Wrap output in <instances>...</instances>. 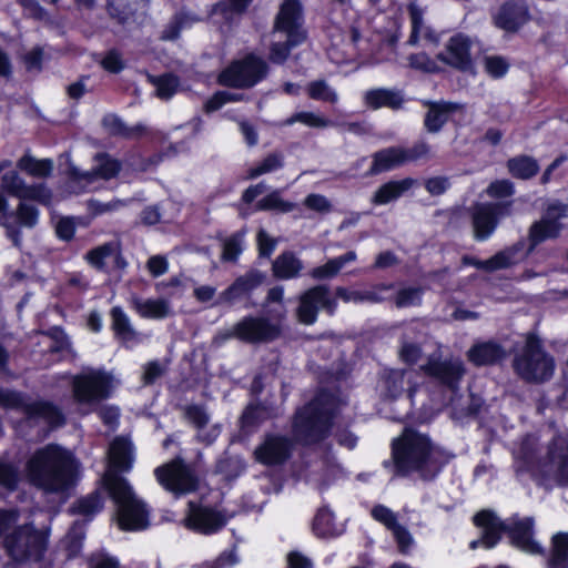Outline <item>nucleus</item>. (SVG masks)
I'll return each mask as SVG.
<instances>
[{"instance_id": "33", "label": "nucleus", "mask_w": 568, "mask_h": 568, "mask_svg": "<svg viewBox=\"0 0 568 568\" xmlns=\"http://www.w3.org/2000/svg\"><path fill=\"white\" fill-rule=\"evenodd\" d=\"M506 168L514 179L524 181L532 179L540 170L538 161L526 154H519L508 159Z\"/></svg>"}, {"instance_id": "30", "label": "nucleus", "mask_w": 568, "mask_h": 568, "mask_svg": "<svg viewBox=\"0 0 568 568\" xmlns=\"http://www.w3.org/2000/svg\"><path fill=\"white\" fill-rule=\"evenodd\" d=\"M415 184L413 178L402 180H389L377 187L373 193L371 203L373 205H386L402 197Z\"/></svg>"}, {"instance_id": "49", "label": "nucleus", "mask_w": 568, "mask_h": 568, "mask_svg": "<svg viewBox=\"0 0 568 568\" xmlns=\"http://www.w3.org/2000/svg\"><path fill=\"white\" fill-rule=\"evenodd\" d=\"M84 532L77 531V523L71 527L63 540V552L67 560L79 558L83 549Z\"/></svg>"}, {"instance_id": "2", "label": "nucleus", "mask_w": 568, "mask_h": 568, "mask_svg": "<svg viewBox=\"0 0 568 568\" xmlns=\"http://www.w3.org/2000/svg\"><path fill=\"white\" fill-rule=\"evenodd\" d=\"M80 467L71 450L58 444H48L33 453L26 470L33 486L57 494L68 491L77 484Z\"/></svg>"}, {"instance_id": "32", "label": "nucleus", "mask_w": 568, "mask_h": 568, "mask_svg": "<svg viewBox=\"0 0 568 568\" xmlns=\"http://www.w3.org/2000/svg\"><path fill=\"white\" fill-rule=\"evenodd\" d=\"M364 100L365 104L373 110L381 108L397 110L404 103V98L399 92L384 88L368 90Z\"/></svg>"}, {"instance_id": "22", "label": "nucleus", "mask_w": 568, "mask_h": 568, "mask_svg": "<svg viewBox=\"0 0 568 568\" xmlns=\"http://www.w3.org/2000/svg\"><path fill=\"white\" fill-rule=\"evenodd\" d=\"M133 460L132 442L124 436L114 437L108 449V469L103 476L104 489L106 488L108 475L121 476L122 473L130 471Z\"/></svg>"}, {"instance_id": "29", "label": "nucleus", "mask_w": 568, "mask_h": 568, "mask_svg": "<svg viewBox=\"0 0 568 568\" xmlns=\"http://www.w3.org/2000/svg\"><path fill=\"white\" fill-rule=\"evenodd\" d=\"M428 106L424 116V126L428 133H438L448 122L452 113L459 109V104L450 101H426Z\"/></svg>"}, {"instance_id": "38", "label": "nucleus", "mask_w": 568, "mask_h": 568, "mask_svg": "<svg viewBox=\"0 0 568 568\" xmlns=\"http://www.w3.org/2000/svg\"><path fill=\"white\" fill-rule=\"evenodd\" d=\"M547 568H568V531L552 535Z\"/></svg>"}, {"instance_id": "34", "label": "nucleus", "mask_w": 568, "mask_h": 568, "mask_svg": "<svg viewBox=\"0 0 568 568\" xmlns=\"http://www.w3.org/2000/svg\"><path fill=\"white\" fill-rule=\"evenodd\" d=\"M103 126L112 136H119L126 140L138 139L145 134L146 129L142 123L129 126L119 115L108 114L103 118Z\"/></svg>"}, {"instance_id": "60", "label": "nucleus", "mask_w": 568, "mask_h": 568, "mask_svg": "<svg viewBox=\"0 0 568 568\" xmlns=\"http://www.w3.org/2000/svg\"><path fill=\"white\" fill-rule=\"evenodd\" d=\"M184 418L196 429H203L210 422V416L204 406L199 404L185 406Z\"/></svg>"}, {"instance_id": "41", "label": "nucleus", "mask_w": 568, "mask_h": 568, "mask_svg": "<svg viewBox=\"0 0 568 568\" xmlns=\"http://www.w3.org/2000/svg\"><path fill=\"white\" fill-rule=\"evenodd\" d=\"M17 168L30 176L45 179L53 171V161L51 159H36L28 151L17 161Z\"/></svg>"}, {"instance_id": "45", "label": "nucleus", "mask_w": 568, "mask_h": 568, "mask_svg": "<svg viewBox=\"0 0 568 568\" xmlns=\"http://www.w3.org/2000/svg\"><path fill=\"white\" fill-rule=\"evenodd\" d=\"M138 313L143 318L161 320L170 313V305L163 298H148L136 305Z\"/></svg>"}, {"instance_id": "11", "label": "nucleus", "mask_w": 568, "mask_h": 568, "mask_svg": "<svg viewBox=\"0 0 568 568\" xmlns=\"http://www.w3.org/2000/svg\"><path fill=\"white\" fill-rule=\"evenodd\" d=\"M295 439L280 433H265L253 452L254 460L266 467L285 465L293 457Z\"/></svg>"}, {"instance_id": "43", "label": "nucleus", "mask_w": 568, "mask_h": 568, "mask_svg": "<svg viewBox=\"0 0 568 568\" xmlns=\"http://www.w3.org/2000/svg\"><path fill=\"white\" fill-rule=\"evenodd\" d=\"M103 508V500L98 490L90 493L87 496L78 498L70 507V513L73 515H82L85 517H93Z\"/></svg>"}, {"instance_id": "16", "label": "nucleus", "mask_w": 568, "mask_h": 568, "mask_svg": "<svg viewBox=\"0 0 568 568\" xmlns=\"http://www.w3.org/2000/svg\"><path fill=\"white\" fill-rule=\"evenodd\" d=\"M321 307L329 315H333L337 307V302L331 296L326 285L313 286L301 295L297 306L298 321L305 325L314 324Z\"/></svg>"}, {"instance_id": "31", "label": "nucleus", "mask_w": 568, "mask_h": 568, "mask_svg": "<svg viewBox=\"0 0 568 568\" xmlns=\"http://www.w3.org/2000/svg\"><path fill=\"white\" fill-rule=\"evenodd\" d=\"M546 456L556 466L559 478L568 485V439L555 435L547 446Z\"/></svg>"}, {"instance_id": "48", "label": "nucleus", "mask_w": 568, "mask_h": 568, "mask_svg": "<svg viewBox=\"0 0 568 568\" xmlns=\"http://www.w3.org/2000/svg\"><path fill=\"white\" fill-rule=\"evenodd\" d=\"M285 37V41L273 42L270 47V59L274 63H284L288 59L291 51L305 41L302 38Z\"/></svg>"}, {"instance_id": "3", "label": "nucleus", "mask_w": 568, "mask_h": 568, "mask_svg": "<svg viewBox=\"0 0 568 568\" xmlns=\"http://www.w3.org/2000/svg\"><path fill=\"white\" fill-rule=\"evenodd\" d=\"M339 412V398L329 389H320L312 399L297 407L291 417V433L303 447L322 444L331 437Z\"/></svg>"}, {"instance_id": "7", "label": "nucleus", "mask_w": 568, "mask_h": 568, "mask_svg": "<svg viewBox=\"0 0 568 568\" xmlns=\"http://www.w3.org/2000/svg\"><path fill=\"white\" fill-rule=\"evenodd\" d=\"M268 73V64L260 55L250 52L231 61L217 75V83L225 88L250 89Z\"/></svg>"}, {"instance_id": "18", "label": "nucleus", "mask_w": 568, "mask_h": 568, "mask_svg": "<svg viewBox=\"0 0 568 568\" xmlns=\"http://www.w3.org/2000/svg\"><path fill=\"white\" fill-rule=\"evenodd\" d=\"M473 42L470 38L462 32L452 36L445 47V51L436 54V59L444 64L460 72L474 70L471 57Z\"/></svg>"}, {"instance_id": "52", "label": "nucleus", "mask_w": 568, "mask_h": 568, "mask_svg": "<svg viewBox=\"0 0 568 568\" xmlns=\"http://www.w3.org/2000/svg\"><path fill=\"white\" fill-rule=\"evenodd\" d=\"M83 226L88 223L82 221L81 216H62L55 224V235L63 242H70L74 239L77 225Z\"/></svg>"}, {"instance_id": "37", "label": "nucleus", "mask_w": 568, "mask_h": 568, "mask_svg": "<svg viewBox=\"0 0 568 568\" xmlns=\"http://www.w3.org/2000/svg\"><path fill=\"white\" fill-rule=\"evenodd\" d=\"M110 316L112 321L111 329L118 341L128 343L136 339L138 333L121 306H113L110 310Z\"/></svg>"}, {"instance_id": "55", "label": "nucleus", "mask_w": 568, "mask_h": 568, "mask_svg": "<svg viewBox=\"0 0 568 568\" xmlns=\"http://www.w3.org/2000/svg\"><path fill=\"white\" fill-rule=\"evenodd\" d=\"M409 68L428 73L437 74L442 69L426 52L412 53L407 58Z\"/></svg>"}, {"instance_id": "23", "label": "nucleus", "mask_w": 568, "mask_h": 568, "mask_svg": "<svg viewBox=\"0 0 568 568\" xmlns=\"http://www.w3.org/2000/svg\"><path fill=\"white\" fill-rule=\"evenodd\" d=\"M531 20L527 0H506L495 16V24L506 32H518Z\"/></svg>"}, {"instance_id": "4", "label": "nucleus", "mask_w": 568, "mask_h": 568, "mask_svg": "<svg viewBox=\"0 0 568 568\" xmlns=\"http://www.w3.org/2000/svg\"><path fill=\"white\" fill-rule=\"evenodd\" d=\"M105 490L116 506V521L121 530L136 531L149 526L150 513L146 505L135 496L124 477L108 475Z\"/></svg>"}, {"instance_id": "10", "label": "nucleus", "mask_w": 568, "mask_h": 568, "mask_svg": "<svg viewBox=\"0 0 568 568\" xmlns=\"http://www.w3.org/2000/svg\"><path fill=\"white\" fill-rule=\"evenodd\" d=\"M566 216H568V204L550 203L540 220L529 226L527 254H531L545 241L558 239L565 229L560 220Z\"/></svg>"}, {"instance_id": "42", "label": "nucleus", "mask_w": 568, "mask_h": 568, "mask_svg": "<svg viewBox=\"0 0 568 568\" xmlns=\"http://www.w3.org/2000/svg\"><path fill=\"white\" fill-rule=\"evenodd\" d=\"M270 417V407L261 402H251L246 405L240 417L242 429H252L258 427Z\"/></svg>"}, {"instance_id": "46", "label": "nucleus", "mask_w": 568, "mask_h": 568, "mask_svg": "<svg viewBox=\"0 0 568 568\" xmlns=\"http://www.w3.org/2000/svg\"><path fill=\"white\" fill-rule=\"evenodd\" d=\"M306 93L312 100L327 102L331 104H335L338 100V95L335 90L323 79L308 82L306 85Z\"/></svg>"}, {"instance_id": "26", "label": "nucleus", "mask_w": 568, "mask_h": 568, "mask_svg": "<svg viewBox=\"0 0 568 568\" xmlns=\"http://www.w3.org/2000/svg\"><path fill=\"white\" fill-rule=\"evenodd\" d=\"M467 359L475 367L494 366L506 358L505 347L493 339L476 342L466 353Z\"/></svg>"}, {"instance_id": "1", "label": "nucleus", "mask_w": 568, "mask_h": 568, "mask_svg": "<svg viewBox=\"0 0 568 568\" xmlns=\"http://www.w3.org/2000/svg\"><path fill=\"white\" fill-rule=\"evenodd\" d=\"M389 447L390 459L384 460L383 466L396 478L416 476L425 483L434 481L454 457L428 434L412 426H405Z\"/></svg>"}, {"instance_id": "28", "label": "nucleus", "mask_w": 568, "mask_h": 568, "mask_svg": "<svg viewBox=\"0 0 568 568\" xmlns=\"http://www.w3.org/2000/svg\"><path fill=\"white\" fill-rule=\"evenodd\" d=\"M148 0H106L105 12L110 20L121 27L136 22L139 12Z\"/></svg>"}, {"instance_id": "40", "label": "nucleus", "mask_w": 568, "mask_h": 568, "mask_svg": "<svg viewBox=\"0 0 568 568\" xmlns=\"http://www.w3.org/2000/svg\"><path fill=\"white\" fill-rule=\"evenodd\" d=\"M297 209L296 203L284 200L281 190H273L255 202L254 210L257 212H274L278 214L291 213Z\"/></svg>"}, {"instance_id": "35", "label": "nucleus", "mask_w": 568, "mask_h": 568, "mask_svg": "<svg viewBox=\"0 0 568 568\" xmlns=\"http://www.w3.org/2000/svg\"><path fill=\"white\" fill-rule=\"evenodd\" d=\"M303 268L300 258L292 251L281 253L272 263L274 277L278 280H291L297 277Z\"/></svg>"}, {"instance_id": "56", "label": "nucleus", "mask_w": 568, "mask_h": 568, "mask_svg": "<svg viewBox=\"0 0 568 568\" xmlns=\"http://www.w3.org/2000/svg\"><path fill=\"white\" fill-rule=\"evenodd\" d=\"M404 373L398 369H386L382 375L385 392L390 397H397L403 390Z\"/></svg>"}, {"instance_id": "14", "label": "nucleus", "mask_w": 568, "mask_h": 568, "mask_svg": "<svg viewBox=\"0 0 568 568\" xmlns=\"http://www.w3.org/2000/svg\"><path fill=\"white\" fill-rule=\"evenodd\" d=\"M112 376L104 371H90L73 378V397L79 404H92L110 396Z\"/></svg>"}, {"instance_id": "39", "label": "nucleus", "mask_w": 568, "mask_h": 568, "mask_svg": "<svg viewBox=\"0 0 568 568\" xmlns=\"http://www.w3.org/2000/svg\"><path fill=\"white\" fill-rule=\"evenodd\" d=\"M547 568H568V531L552 535Z\"/></svg>"}, {"instance_id": "58", "label": "nucleus", "mask_w": 568, "mask_h": 568, "mask_svg": "<svg viewBox=\"0 0 568 568\" xmlns=\"http://www.w3.org/2000/svg\"><path fill=\"white\" fill-rule=\"evenodd\" d=\"M19 469L10 463L0 458V486L12 491L16 490L19 484Z\"/></svg>"}, {"instance_id": "25", "label": "nucleus", "mask_w": 568, "mask_h": 568, "mask_svg": "<svg viewBox=\"0 0 568 568\" xmlns=\"http://www.w3.org/2000/svg\"><path fill=\"white\" fill-rule=\"evenodd\" d=\"M473 524L481 529L480 541L486 549L496 547L506 535L507 524L493 510L481 509L473 517Z\"/></svg>"}, {"instance_id": "17", "label": "nucleus", "mask_w": 568, "mask_h": 568, "mask_svg": "<svg viewBox=\"0 0 568 568\" xmlns=\"http://www.w3.org/2000/svg\"><path fill=\"white\" fill-rule=\"evenodd\" d=\"M303 24L304 9L302 2L300 0H283L274 18L272 32L306 40L307 33Z\"/></svg>"}, {"instance_id": "8", "label": "nucleus", "mask_w": 568, "mask_h": 568, "mask_svg": "<svg viewBox=\"0 0 568 568\" xmlns=\"http://www.w3.org/2000/svg\"><path fill=\"white\" fill-rule=\"evenodd\" d=\"M159 484L176 496L193 493L199 488V478L194 469L181 457L154 469Z\"/></svg>"}, {"instance_id": "53", "label": "nucleus", "mask_w": 568, "mask_h": 568, "mask_svg": "<svg viewBox=\"0 0 568 568\" xmlns=\"http://www.w3.org/2000/svg\"><path fill=\"white\" fill-rule=\"evenodd\" d=\"M253 0H221L213 6L212 13L221 14L229 19L232 13L246 12Z\"/></svg>"}, {"instance_id": "9", "label": "nucleus", "mask_w": 568, "mask_h": 568, "mask_svg": "<svg viewBox=\"0 0 568 568\" xmlns=\"http://www.w3.org/2000/svg\"><path fill=\"white\" fill-rule=\"evenodd\" d=\"M231 335L246 344L272 343L281 337L282 324L264 315H245L232 326Z\"/></svg>"}, {"instance_id": "64", "label": "nucleus", "mask_w": 568, "mask_h": 568, "mask_svg": "<svg viewBox=\"0 0 568 568\" xmlns=\"http://www.w3.org/2000/svg\"><path fill=\"white\" fill-rule=\"evenodd\" d=\"M113 253V247L111 243H105L100 246H97L90 250L85 254V260L89 264H91L97 270H104L105 267V258L109 257Z\"/></svg>"}, {"instance_id": "50", "label": "nucleus", "mask_w": 568, "mask_h": 568, "mask_svg": "<svg viewBox=\"0 0 568 568\" xmlns=\"http://www.w3.org/2000/svg\"><path fill=\"white\" fill-rule=\"evenodd\" d=\"M243 252V233L235 232L226 237L222 243L221 260L223 262H237Z\"/></svg>"}, {"instance_id": "36", "label": "nucleus", "mask_w": 568, "mask_h": 568, "mask_svg": "<svg viewBox=\"0 0 568 568\" xmlns=\"http://www.w3.org/2000/svg\"><path fill=\"white\" fill-rule=\"evenodd\" d=\"M312 532L316 538L327 539L337 536L335 515L327 505L320 507L312 520Z\"/></svg>"}, {"instance_id": "59", "label": "nucleus", "mask_w": 568, "mask_h": 568, "mask_svg": "<svg viewBox=\"0 0 568 568\" xmlns=\"http://www.w3.org/2000/svg\"><path fill=\"white\" fill-rule=\"evenodd\" d=\"M18 199L47 204L51 199V192L43 183L28 185L24 182Z\"/></svg>"}, {"instance_id": "13", "label": "nucleus", "mask_w": 568, "mask_h": 568, "mask_svg": "<svg viewBox=\"0 0 568 568\" xmlns=\"http://www.w3.org/2000/svg\"><path fill=\"white\" fill-rule=\"evenodd\" d=\"M428 149L425 144L414 145L406 149L403 146H388L374 152L372 164L365 172V178H372L382 173L396 170L408 162L416 161L427 153Z\"/></svg>"}, {"instance_id": "24", "label": "nucleus", "mask_w": 568, "mask_h": 568, "mask_svg": "<svg viewBox=\"0 0 568 568\" xmlns=\"http://www.w3.org/2000/svg\"><path fill=\"white\" fill-rule=\"evenodd\" d=\"M524 247V242L518 241L510 247L497 252L487 260H479L476 256L465 254L462 256L464 266H474L486 272H495L498 270L509 268L517 263L516 254Z\"/></svg>"}, {"instance_id": "27", "label": "nucleus", "mask_w": 568, "mask_h": 568, "mask_svg": "<svg viewBox=\"0 0 568 568\" xmlns=\"http://www.w3.org/2000/svg\"><path fill=\"white\" fill-rule=\"evenodd\" d=\"M17 409L23 410L29 418L43 419L52 428L62 427L65 424V416L61 408L49 400L27 403L23 398V404Z\"/></svg>"}, {"instance_id": "51", "label": "nucleus", "mask_w": 568, "mask_h": 568, "mask_svg": "<svg viewBox=\"0 0 568 568\" xmlns=\"http://www.w3.org/2000/svg\"><path fill=\"white\" fill-rule=\"evenodd\" d=\"M97 159L99 162L97 174L103 180L116 178L122 170V162L109 153H100Z\"/></svg>"}, {"instance_id": "63", "label": "nucleus", "mask_w": 568, "mask_h": 568, "mask_svg": "<svg viewBox=\"0 0 568 568\" xmlns=\"http://www.w3.org/2000/svg\"><path fill=\"white\" fill-rule=\"evenodd\" d=\"M85 562L88 568H120L119 559L104 550L91 552Z\"/></svg>"}, {"instance_id": "6", "label": "nucleus", "mask_w": 568, "mask_h": 568, "mask_svg": "<svg viewBox=\"0 0 568 568\" xmlns=\"http://www.w3.org/2000/svg\"><path fill=\"white\" fill-rule=\"evenodd\" d=\"M555 359L544 348L536 334H529L521 353L513 361L515 373L525 382L541 384L548 382L555 372Z\"/></svg>"}, {"instance_id": "12", "label": "nucleus", "mask_w": 568, "mask_h": 568, "mask_svg": "<svg viewBox=\"0 0 568 568\" xmlns=\"http://www.w3.org/2000/svg\"><path fill=\"white\" fill-rule=\"evenodd\" d=\"M511 202H477L470 209L474 239L478 242L488 240L497 229L500 219L511 212Z\"/></svg>"}, {"instance_id": "20", "label": "nucleus", "mask_w": 568, "mask_h": 568, "mask_svg": "<svg viewBox=\"0 0 568 568\" xmlns=\"http://www.w3.org/2000/svg\"><path fill=\"white\" fill-rule=\"evenodd\" d=\"M506 536L508 542L515 549L535 556H544V547L535 540V520L532 517H524L507 524Z\"/></svg>"}, {"instance_id": "61", "label": "nucleus", "mask_w": 568, "mask_h": 568, "mask_svg": "<svg viewBox=\"0 0 568 568\" xmlns=\"http://www.w3.org/2000/svg\"><path fill=\"white\" fill-rule=\"evenodd\" d=\"M422 288L419 287H404L397 291L395 295V305L398 308H404L413 305H419L422 302Z\"/></svg>"}, {"instance_id": "57", "label": "nucleus", "mask_w": 568, "mask_h": 568, "mask_svg": "<svg viewBox=\"0 0 568 568\" xmlns=\"http://www.w3.org/2000/svg\"><path fill=\"white\" fill-rule=\"evenodd\" d=\"M484 68L490 78L501 79L508 73L510 64L501 55H486L484 58Z\"/></svg>"}, {"instance_id": "5", "label": "nucleus", "mask_w": 568, "mask_h": 568, "mask_svg": "<svg viewBox=\"0 0 568 568\" xmlns=\"http://www.w3.org/2000/svg\"><path fill=\"white\" fill-rule=\"evenodd\" d=\"M48 545L49 530H40L33 523L14 527L3 538L7 555L17 564L42 561Z\"/></svg>"}, {"instance_id": "62", "label": "nucleus", "mask_w": 568, "mask_h": 568, "mask_svg": "<svg viewBox=\"0 0 568 568\" xmlns=\"http://www.w3.org/2000/svg\"><path fill=\"white\" fill-rule=\"evenodd\" d=\"M286 122L288 124L300 122L310 128H326L331 123L327 118L308 111L295 112Z\"/></svg>"}, {"instance_id": "54", "label": "nucleus", "mask_w": 568, "mask_h": 568, "mask_svg": "<svg viewBox=\"0 0 568 568\" xmlns=\"http://www.w3.org/2000/svg\"><path fill=\"white\" fill-rule=\"evenodd\" d=\"M189 21V14L176 12L161 32L160 39L163 41H175L180 38L181 31Z\"/></svg>"}, {"instance_id": "19", "label": "nucleus", "mask_w": 568, "mask_h": 568, "mask_svg": "<svg viewBox=\"0 0 568 568\" xmlns=\"http://www.w3.org/2000/svg\"><path fill=\"white\" fill-rule=\"evenodd\" d=\"M187 506L189 510L184 525L192 531L212 535L220 531L227 523L226 517L221 511L210 506H203L195 501H189Z\"/></svg>"}, {"instance_id": "15", "label": "nucleus", "mask_w": 568, "mask_h": 568, "mask_svg": "<svg viewBox=\"0 0 568 568\" xmlns=\"http://www.w3.org/2000/svg\"><path fill=\"white\" fill-rule=\"evenodd\" d=\"M420 368L427 377L452 393L459 390L460 383L466 374V367L459 358L442 359L440 356L436 357L433 355L428 357L426 364Z\"/></svg>"}, {"instance_id": "21", "label": "nucleus", "mask_w": 568, "mask_h": 568, "mask_svg": "<svg viewBox=\"0 0 568 568\" xmlns=\"http://www.w3.org/2000/svg\"><path fill=\"white\" fill-rule=\"evenodd\" d=\"M265 280L264 272L256 268L248 270L219 294L217 304L233 305L243 298H248Z\"/></svg>"}, {"instance_id": "44", "label": "nucleus", "mask_w": 568, "mask_h": 568, "mask_svg": "<svg viewBox=\"0 0 568 568\" xmlns=\"http://www.w3.org/2000/svg\"><path fill=\"white\" fill-rule=\"evenodd\" d=\"M284 166V156L280 152L268 153L260 163L246 171L245 180H254L263 174L277 171Z\"/></svg>"}, {"instance_id": "47", "label": "nucleus", "mask_w": 568, "mask_h": 568, "mask_svg": "<svg viewBox=\"0 0 568 568\" xmlns=\"http://www.w3.org/2000/svg\"><path fill=\"white\" fill-rule=\"evenodd\" d=\"M155 85L156 97L162 100L171 99L178 91L180 85L179 77L172 72L163 73L152 79Z\"/></svg>"}]
</instances>
